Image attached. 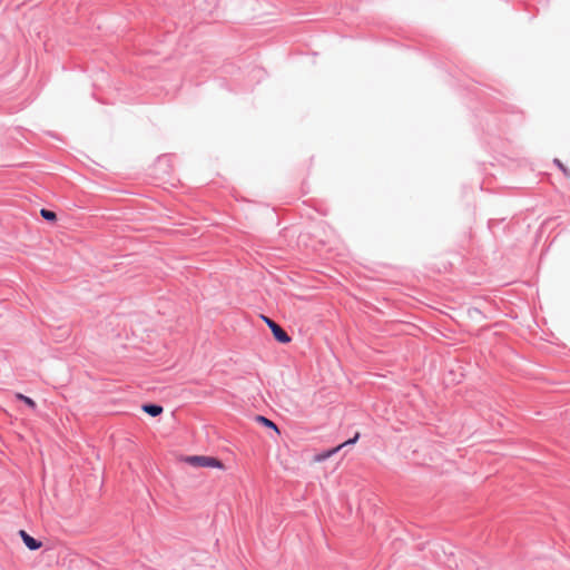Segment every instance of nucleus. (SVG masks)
Segmentation results:
<instances>
[{"label":"nucleus","mask_w":570,"mask_h":570,"mask_svg":"<svg viewBox=\"0 0 570 570\" xmlns=\"http://www.w3.org/2000/svg\"><path fill=\"white\" fill-rule=\"evenodd\" d=\"M19 537L30 551H37L42 547V541L30 535L26 530H19Z\"/></svg>","instance_id":"obj_3"},{"label":"nucleus","mask_w":570,"mask_h":570,"mask_svg":"<svg viewBox=\"0 0 570 570\" xmlns=\"http://www.w3.org/2000/svg\"><path fill=\"white\" fill-rule=\"evenodd\" d=\"M553 164L563 173L567 178H570V169L564 166L560 159L554 158Z\"/></svg>","instance_id":"obj_9"},{"label":"nucleus","mask_w":570,"mask_h":570,"mask_svg":"<svg viewBox=\"0 0 570 570\" xmlns=\"http://www.w3.org/2000/svg\"><path fill=\"white\" fill-rule=\"evenodd\" d=\"M141 410L144 413L148 414L151 417H157L164 412L163 405L155 402H147L141 405Z\"/></svg>","instance_id":"obj_4"},{"label":"nucleus","mask_w":570,"mask_h":570,"mask_svg":"<svg viewBox=\"0 0 570 570\" xmlns=\"http://www.w3.org/2000/svg\"><path fill=\"white\" fill-rule=\"evenodd\" d=\"M40 215H41V217H42L46 222H48V223H50V224H55V223H57V220H58V216H57V214H56L53 210H50V209H48V208H41V209H40Z\"/></svg>","instance_id":"obj_8"},{"label":"nucleus","mask_w":570,"mask_h":570,"mask_svg":"<svg viewBox=\"0 0 570 570\" xmlns=\"http://www.w3.org/2000/svg\"><path fill=\"white\" fill-rule=\"evenodd\" d=\"M342 449V445L332 446L330 449L323 450L315 454V462H325L327 459L336 454Z\"/></svg>","instance_id":"obj_5"},{"label":"nucleus","mask_w":570,"mask_h":570,"mask_svg":"<svg viewBox=\"0 0 570 570\" xmlns=\"http://www.w3.org/2000/svg\"><path fill=\"white\" fill-rule=\"evenodd\" d=\"M16 400L22 402L26 406H28L32 411L37 410L36 401L28 395H24L22 393H16Z\"/></svg>","instance_id":"obj_7"},{"label":"nucleus","mask_w":570,"mask_h":570,"mask_svg":"<svg viewBox=\"0 0 570 570\" xmlns=\"http://www.w3.org/2000/svg\"><path fill=\"white\" fill-rule=\"evenodd\" d=\"M473 313L480 315L481 317H484L483 313L476 307L469 309L470 316H473Z\"/></svg>","instance_id":"obj_11"},{"label":"nucleus","mask_w":570,"mask_h":570,"mask_svg":"<svg viewBox=\"0 0 570 570\" xmlns=\"http://www.w3.org/2000/svg\"><path fill=\"white\" fill-rule=\"evenodd\" d=\"M361 438V433L360 432H355V434L347 439L346 441H344L343 443H341L340 445H342V449L344 446H348V445H354Z\"/></svg>","instance_id":"obj_10"},{"label":"nucleus","mask_w":570,"mask_h":570,"mask_svg":"<svg viewBox=\"0 0 570 570\" xmlns=\"http://www.w3.org/2000/svg\"><path fill=\"white\" fill-rule=\"evenodd\" d=\"M183 462L193 468H212L219 470L225 468L222 460L210 455H185Z\"/></svg>","instance_id":"obj_1"},{"label":"nucleus","mask_w":570,"mask_h":570,"mask_svg":"<svg viewBox=\"0 0 570 570\" xmlns=\"http://www.w3.org/2000/svg\"><path fill=\"white\" fill-rule=\"evenodd\" d=\"M262 318L271 330L273 337L277 343L288 344L292 342L291 335H288L287 332L279 324H277L271 317L265 315H262Z\"/></svg>","instance_id":"obj_2"},{"label":"nucleus","mask_w":570,"mask_h":570,"mask_svg":"<svg viewBox=\"0 0 570 570\" xmlns=\"http://www.w3.org/2000/svg\"><path fill=\"white\" fill-rule=\"evenodd\" d=\"M255 421L259 425H262V426H264L266 429H271V430L275 431L277 433V435H281V431H279L277 424L274 421H272L271 419H268L267 416L262 415V414H257L255 416Z\"/></svg>","instance_id":"obj_6"}]
</instances>
